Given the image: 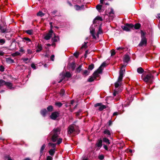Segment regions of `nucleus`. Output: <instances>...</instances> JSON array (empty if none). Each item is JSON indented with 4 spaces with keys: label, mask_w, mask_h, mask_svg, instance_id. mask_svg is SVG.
I'll return each mask as SVG.
<instances>
[{
    "label": "nucleus",
    "mask_w": 160,
    "mask_h": 160,
    "mask_svg": "<svg viewBox=\"0 0 160 160\" xmlns=\"http://www.w3.org/2000/svg\"><path fill=\"white\" fill-rule=\"evenodd\" d=\"M27 53L28 54H31L32 53V52L30 49H28L27 51Z\"/></svg>",
    "instance_id": "obj_64"
},
{
    "label": "nucleus",
    "mask_w": 160,
    "mask_h": 160,
    "mask_svg": "<svg viewBox=\"0 0 160 160\" xmlns=\"http://www.w3.org/2000/svg\"><path fill=\"white\" fill-rule=\"evenodd\" d=\"M115 54V52L114 50H112L111 51V56H113Z\"/></svg>",
    "instance_id": "obj_60"
},
{
    "label": "nucleus",
    "mask_w": 160,
    "mask_h": 160,
    "mask_svg": "<svg viewBox=\"0 0 160 160\" xmlns=\"http://www.w3.org/2000/svg\"><path fill=\"white\" fill-rule=\"evenodd\" d=\"M89 72H88L87 70H85L83 71L82 74L83 75L86 77L89 74Z\"/></svg>",
    "instance_id": "obj_32"
},
{
    "label": "nucleus",
    "mask_w": 160,
    "mask_h": 160,
    "mask_svg": "<svg viewBox=\"0 0 160 160\" xmlns=\"http://www.w3.org/2000/svg\"><path fill=\"white\" fill-rule=\"evenodd\" d=\"M20 53L18 52H16L15 53H13L12 54V56L13 57H15L20 55Z\"/></svg>",
    "instance_id": "obj_42"
},
{
    "label": "nucleus",
    "mask_w": 160,
    "mask_h": 160,
    "mask_svg": "<svg viewBox=\"0 0 160 160\" xmlns=\"http://www.w3.org/2000/svg\"><path fill=\"white\" fill-rule=\"evenodd\" d=\"M102 33V28L99 27L98 31V34H101Z\"/></svg>",
    "instance_id": "obj_52"
},
{
    "label": "nucleus",
    "mask_w": 160,
    "mask_h": 160,
    "mask_svg": "<svg viewBox=\"0 0 160 160\" xmlns=\"http://www.w3.org/2000/svg\"><path fill=\"white\" fill-rule=\"evenodd\" d=\"M88 42H84V44L83 45L82 47H81V49H82L83 48H87V47H88V46H87V43Z\"/></svg>",
    "instance_id": "obj_43"
},
{
    "label": "nucleus",
    "mask_w": 160,
    "mask_h": 160,
    "mask_svg": "<svg viewBox=\"0 0 160 160\" xmlns=\"http://www.w3.org/2000/svg\"><path fill=\"white\" fill-rule=\"evenodd\" d=\"M103 142L106 143L107 144H110V142L108 139L106 137H104L103 139Z\"/></svg>",
    "instance_id": "obj_28"
},
{
    "label": "nucleus",
    "mask_w": 160,
    "mask_h": 160,
    "mask_svg": "<svg viewBox=\"0 0 160 160\" xmlns=\"http://www.w3.org/2000/svg\"><path fill=\"white\" fill-rule=\"evenodd\" d=\"M106 66V63L105 62H103L101 66L98 68V70H100V72L102 73V67H105Z\"/></svg>",
    "instance_id": "obj_16"
},
{
    "label": "nucleus",
    "mask_w": 160,
    "mask_h": 160,
    "mask_svg": "<svg viewBox=\"0 0 160 160\" xmlns=\"http://www.w3.org/2000/svg\"><path fill=\"white\" fill-rule=\"evenodd\" d=\"M133 24L126 23L124 26H122L121 28L123 30L128 32L130 31V29L133 28Z\"/></svg>",
    "instance_id": "obj_4"
},
{
    "label": "nucleus",
    "mask_w": 160,
    "mask_h": 160,
    "mask_svg": "<svg viewBox=\"0 0 160 160\" xmlns=\"http://www.w3.org/2000/svg\"><path fill=\"white\" fill-rule=\"evenodd\" d=\"M79 55V52H75L74 54H73V55L76 58H77L78 57V56Z\"/></svg>",
    "instance_id": "obj_51"
},
{
    "label": "nucleus",
    "mask_w": 160,
    "mask_h": 160,
    "mask_svg": "<svg viewBox=\"0 0 160 160\" xmlns=\"http://www.w3.org/2000/svg\"><path fill=\"white\" fill-rule=\"evenodd\" d=\"M25 32L30 35H31L33 34V30L32 29H30L25 31Z\"/></svg>",
    "instance_id": "obj_36"
},
{
    "label": "nucleus",
    "mask_w": 160,
    "mask_h": 160,
    "mask_svg": "<svg viewBox=\"0 0 160 160\" xmlns=\"http://www.w3.org/2000/svg\"><path fill=\"white\" fill-rule=\"evenodd\" d=\"M0 30L2 33H5L6 31V29L4 25L2 26L1 25H0Z\"/></svg>",
    "instance_id": "obj_14"
},
{
    "label": "nucleus",
    "mask_w": 160,
    "mask_h": 160,
    "mask_svg": "<svg viewBox=\"0 0 160 160\" xmlns=\"http://www.w3.org/2000/svg\"><path fill=\"white\" fill-rule=\"evenodd\" d=\"M61 131L60 129L59 128H54L49 133V136L51 138V140L53 142H56L57 143L60 144L62 142V139L61 138H58L59 134Z\"/></svg>",
    "instance_id": "obj_1"
},
{
    "label": "nucleus",
    "mask_w": 160,
    "mask_h": 160,
    "mask_svg": "<svg viewBox=\"0 0 160 160\" xmlns=\"http://www.w3.org/2000/svg\"><path fill=\"white\" fill-rule=\"evenodd\" d=\"M82 112V110L81 109H79L78 111L75 112L76 115L77 116H78L80 115V113Z\"/></svg>",
    "instance_id": "obj_48"
},
{
    "label": "nucleus",
    "mask_w": 160,
    "mask_h": 160,
    "mask_svg": "<svg viewBox=\"0 0 160 160\" xmlns=\"http://www.w3.org/2000/svg\"><path fill=\"white\" fill-rule=\"evenodd\" d=\"M46 147L45 144H43L41 147L40 150V156H42L43 152V150L45 149Z\"/></svg>",
    "instance_id": "obj_19"
},
{
    "label": "nucleus",
    "mask_w": 160,
    "mask_h": 160,
    "mask_svg": "<svg viewBox=\"0 0 160 160\" xmlns=\"http://www.w3.org/2000/svg\"><path fill=\"white\" fill-rule=\"evenodd\" d=\"M102 140L101 139H98L97 141V142L96 144V146L97 147L99 148H97V151L99 150L100 148H101L102 147Z\"/></svg>",
    "instance_id": "obj_7"
},
{
    "label": "nucleus",
    "mask_w": 160,
    "mask_h": 160,
    "mask_svg": "<svg viewBox=\"0 0 160 160\" xmlns=\"http://www.w3.org/2000/svg\"><path fill=\"white\" fill-rule=\"evenodd\" d=\"M58 39H59V37L58 36L55 35L54 38L52 39V40L53 42H55L58 41Z\"/></svg>",
    "instance_id": "obj_22"
},
{
    "label": "nucleus",
    "mask_w": 160,
    "mask_h": 160,
    "mask_svg": "<svg viewBox=\"0 0 160 160\" xmlns=\"http://www.w3.org/2000/svg\"><path fill=\"white\" fill-rule=\"evenodd\" d=\"M125 72V69L121 68L119 72V74L123 75V73Z\"/></svg>",
    "instance_id": "obj_50"
},
{
    "label": "nucleus",
    "mask_w": 160,
    "mask_h": 160,
    "mask_svg": "<svg viewBox=\"0 0 160 160\" xmlns=\"http://www.w3.org/2000/svg\"><path fill=\"white\" fill-rule=\"evenodd\" d=\"M60 94L61 96H63L65 95V91L63 89H61L60 92Z\"/></svg>",
    "instance_id": "obj_45"
},
{
    "label": "nucleus",
    "mask_w": 160,
    "mask_h": 160,
    "mask_svg": "<svg viewBox=\"0 0 160 160\" xmlns=\"http://www.w3.org/2000/svg\"><path fill=\"white\" fill-rule=\"evenodd\" d=\"M82 66V64L80 65L78 68H77L76 69V72L77 73H79L80 71L82 70L81 68Z\"/></svg>",
    "instance_id": "obj_23"
},
{
    "label": "nucleus",
    "mask_w": 160,
    "mask_h": 160,
    "mask_svg": "<svg viewBox=\"0 0 160 160\" xmlns=\"http://www.w3.org/2000/svg\"><path fill=\"white\" fill-rule=\"evenodd\" d=\"M121 92V91L120 90H119L118 89H115L114 91V92L113 93V95L114 97L118 93L120 92Z\"/></svg>",
    "instance_id": "obj_31"
},
{
    "label": "nucleus",
    "mask_w": 160,
    "mask_h": 160,
    "mask_svg": "<svg viewBox=\"0 0 160 160\" xmlns=\"http://www.w3.org/2000/svg\"><path fill=\"white\" fill-rule=\"evenodd\" d=\"M23 40H25L26 41H27L28 42L31 41V39L28 38L24 37L23 38Z\"/></svg>",
    "instance_id": "obj_54"
},
{
    "label": "nucleus",
    "mask_w": 160,
    "mask_h": 160,
    "mask_svg": "<svg viewBox=\"0 0 160 160\" xmlns=\"http://www.w3.org/2000/svg\"><path fill=\"white\" fill-rule=\"evenodd\" d=\"M55 148H53V149H50L48 152L49 154L51 156H53L55 153Z\"/></svg>",
    "instance_id": "obj_20"
},
{
    "label": "nucleus",
    "mask_w": 160,
    "mask_h": 160,
    "mask_svg": "<svg viewBox=\"0 0 160 160\" xmlns=\"http://www.w3.org/2000/svg\"><path fill=\"white\" fill-rule=\"evenodd\" d=\"M102 104V103H96V104H95L94 105V107H96L98 106H100V107L101 105Z\"/></svg>",
    "instance_id": "obj_55"
},
{
    "label": "nucleus",
    "mask_w": 160,
    "mask_h": 160,
    "mask_svg": "<svg viewBox=\"0 0 160 160\" xmlns=\"http://www.w3.org/2000/svg\"><path fill=\"white\" fill-rule=\"evenodd\" d=\"M114 14L113 9L112 8H111V11L108 13L109 16L111 17L112 18L114 17Z\"/></svg>",
    "instance_id": "obj_17"
},
{
    "label": "nucleus",
    "mask_w": 160,
    "mask_h": 160,
    "mask_svg": "<svg viewBox=\"0 0 160 160\" xmlns=\"http://www.w3.org/2000/svg\"><path fill=\"white\" fill-rule=\"evenodd\" d=\"M68 67L69 69H71L72 71H73L76 67L74 62L68 63Z\"/></svg>",
    "instance_id": "obj_8"
},
{
    "label": "nucleus",
    "mask_w": 160,
    "mask_h": 160,
    "mask_svg": "<svg viewBox=\"0 0 160 160\" xmlns=\"http://www.w3.org/2000/svg\"><path fill=\"white\" fill-rule=\"evenodd\" d=\"M5 85L8 87L10 89L14 88L12 87V83L11 82H5Z\"/></svg>",
    "instance_id": "obj_18"
},
{
    "label": "nucleus",
    "mask_w": 160,
    "mask_h": 160,
    "mask_svg": "<svg viewBox=\"0 0 160 160\" xmlns=\"http://www.w3.org/2000/svg\"><path fill=\"white\" fill-rule=\"evenodd\" d=\"M141 31V40L140 43L138 44V46L139 47H142L143 45L146 46L147 43V39L145 36L146 34V32H144L142 30Z\"/></svg>",
    "instance_id": "obj_3"
},
{
    "label": "nucleus",
    "mask_w": 160,
    "mask_h": 160,
    "mask_svg": "<svg viewBox=\"0 0 160 160\" xmlns=\"http://www.w3.org/2000/svg\"><path fill=\"white\" fill-rule=\"evenodd\" d=\"M52 158L50 156H48L47 157V160H52Z\"/></svg>",
    "instance_id": "obj_58"
},
{
    "label": "nucleus",
    "mask_w": 160,
    "mask_h": 160,
    "mask_svg": "<svg viewBox=\"0 0 160 160\" xmlns=\"http://www.w3.org/2000/svg\"><path fill=\"white\" fill-rule=\"evenodd\" d=\"M47 112H52L53 111L54 108L53 106L52 105H49L47 108Z\"/></svg>",
    "instance_id": "obj_21"
},
{
    "label": "nucleus",
    "mask_w": 160,
    "mask_h": 160,
    "mask_svg": "<svg viewBox=\"0 0 160 160\" xmlns=\"http://www.w3.org/2000/svg\"><path fill=\"white\" fill-rule=\"evenodd\" d=\"M100 70H98V69L97 70L94 71V72L93 73L92 75L93 76V77H94V79H96L97 77H98L99 76L98 74H101L102 73L100 72Z\"/></svg>",
    "instance_id": "obj_10"
},
{
    "label": "nucleus",
    "mask_w": 160,
    "mask_h": 160,
    "mask_svg": "<svg viewBox=\"0 0 160 160\" xmlns=\"http://www.w3.org/2000/svg\"><path fill=\"white\" fill-rule=\"evenodd\" d=\"M104 156L102 155H99L98 156V158L100 160H102L104 158Z\"/></svg>",
    "instance_id": "obj_47"
},
{
    "label": "nucleus",
    "mask_w": 160,
    "mask_h": 160,
    "mask_svg": "<svg viewBox=\"0 0 160 160\" xmlns=\"http://www.w3.org/2000/svg\"><path fill=\"white\" fill-rule=\"evenodd\" d=\"M10 157L9 156V155H6L4 157V159L5 160H7L8 158H10Z\"/></svg>",
    "instance_id": "obj_57"
},
{
    "label": "nucleus",
    "mask_w": 160,
    "mask_h": 160,
    "mask_svg": "<svg viewBox=\"0 0 160 160\" xmlns=\"http://www.w3.org/2000/svg\"><path fill=\"white\" fill-rule=\"evenodd\" d=\"M130 60V58L128 54H126L124 57L123 61L125 62L128 63Z\"/></svg>",
    "instance_id": "obj_13"
},
{
    "label": "nucleus",
    "mask_w": 160,
    "mask_h": 160,
    "mask_svg": "<svg viewBox=\"0 0 160 160\" xmlns=\"http://www.w3.org/2000/svg\"><path fill=\"white\" fill-rule=\"evenodd\" d=\"M37 15L38 16L42 17L44 16L45 14L42 12L41 11H39L37 13Z\"/></svg>",
    "instance_id": "obj_34"
},
{
    "label": "nucleus",
    "mask_w": 160,
    "mask_h": 160,
    "mask_svg": "<svg viewBox=\"0 0 160 160\" xmlns=\"http://www.w3.org/2000/svg\"><path fill=\"white\" fill-rule=\"evenodd\" d=\"M4 68L3 65H1L0 66V71L3 72L4 71Z\"/></svg>",
    "instance_id": "obj_53"
},
{
    "label": "nucleus",
    "mask_w": 160,
    "mask_h": 160,
    "mask_svg": "<svg viewBox=\"0 0 160 160\" xmlns=\"http://www.w3.org/2000/svg\"><path fill=\"white\" fill-rule=\"evenodd\" d=\"M124 49V48L122 47H119L117 48V50H122Z\"/></svg>",
    "instance_id": "obj_59"
},
{
    "label": "nucleus",
    "mask_w": 160,
    "mask_h": 160,
    "mask_svg": "<svg viewBox=\"0 0 160 160\" xmlns=\"http://www.w3.org/2000/svg\"><path fill=\"white\" fill-rule=\"evenodd\" d=\"M6 62L9 64H11L14 63V60L10 58H6Z\"/></svg>",
    "instance_id": "obj_15"
},
{
    "label": "nucleus",
    "mask_w": 160,
    "mask_h": 160,
    "mask_svg": "<svg viewBox=\"0 0 160 160\" xmlns=\"http://www.w3.org/2000/svg\"><path fill=\"white\" fill-rule=\"evenodd\" d=\"M60 113L59 112L56 111L52 113L50 116V118L53 120H55L57 118L59 117Z\"/></svg>",
    "instance_id": "obj_5"
},
{
    "label": "nucleus",
    "mask_w": 160,
    "mask_h": 160,
    "mask_svg": "<svg viewBox=\"0 0 160 160\" xmlns=\"http://www.w3.org/2000/svg\"><path fill=\"white\" fill-rule=\"evenodd\" d=\"M103 133L104 134H107L109 136L111 135V133L108 130L106 129L103 132Z\"/></svg>",
    "instance_id": "obj_40"
},
{
    "label": "nucleus",
    "mask_w": 160,
    "mask_h": 160,
    "mask_svg": "<svg viewBox=\"0 0 160 160\" xmlns=\"http://www.w3.org/2000/svg\"><path fill=\"white\" fill-rule=\"evenodd\" d=\"M94 78L92 76H90L87 80V81L89 82H92L94 81Z\"/></svg>",
    "instance_id": "obj_33"
},
{
    "label": "nucleus",
    "mask_w": 160,
    "mask_h": 160,
    "mask_svg": "<svg viewBox=\"0 0 160 160\" xmlns=\"http://www.w3.org/2000/svg\"><path fill=\"white\" fill-rule=\"evenodd\" d=\"M5 81L2 79H0V87L5 85Z\"/></svg>",
    "instance_id": "obj_41"
},
{
    "label": "nucleus",
    "mask_w": 160,
    "mask_h": 160,
    "mask_svg": "<svg viewBox=\"0 0 160 160\" xmlns=\"http://www.w3.org/2000/svg\"><path fill=\"white\" fill-rule=\"evenodd\" d=\"M48 146H51L53 148H55L56 144L49 142L48 143Z\"/></svg>",
    "instance_id": "obj_39"
},
{
    "label": "nucleus",
    "mask_w": 160,
    "mask_h": 160,
    "mask_svg": "<svg viewBox=\"0 0 160 160\" xmlns=\"http://www.w3.org/2000/svg\"><path fill=\"white\" fill-rule=\"evenodd\" d=\"M53 33L49 31L48 32L45 36L43 38L47 40H49L52 37Z\"/></svg>",
    "instance_id": "obj_9"
},
{
    "label": "nucleus",
    "mask_w": 160,
    "mask_h": 160,
    "mask_svg": "<svg viewBox=\"0 0 160 160\" xmlns=\"http://www.w3.org/2000/svg\"><path fill=\"white\" fill-rule=\"evenodd\" d=\"M19 51L20 52H22L23 53H24L25 52V51H24V49H23V48L22 47H21L20 48V49L19 50Z\"/></svg>",
    "instance_id": "obj_63"
},
{
    "label": "nucleus",
    "mask_w": 160,
    "mask_h": 160,
    "mask_svg": "<svg viewBox=\"0 0 160 160\" xmlns=\"http://www.w3.org/2000/svg\"><path fill=\"white\" fill-rule=\"evenodd\" d=\"M40 113L43 117H45L48 112L46 109L44 108L41 110Z\"/></svg>",
    "instance_id": "obj_11"
},
{
    "label": "nucleus",
    "mask_w": 160,
    "mask_h": 160,
    "mask_svg": "<svg viewBox=\"0 0 160 160\" xmlns=\"http://www.w3.org/2000/svg\"><path fill=\"white\" fill-rule=\"evenodd\" d=\"M68 131L69 134H71L75 131L73 125H71L68 127Z\"/></svg>",
    "instance_id": "obj_6"
},
{
    "label": "nucleus",
    "mask_w": 160,
    "mask_h": 160,
    "mask_svg": "<svg viewBox=\"0 0 160 160\" xmlns=\"http://www.w3.org/2000/svg\"><path fill=\"white\" fill-rule=\"evenodd\" d=\"M102 7V5L98 4L96 6V8L98 10H100L101 9Z\"/></svg>",
    "instance_id": "obj_44"
},
{
    "label": "nucleus",
    "mask_w": 160,
    "mask_h": 160,
    "mask_svg": "<svg viewBox=\"0 0 160 160\" xmlns=\"http://www.w3.org/2000/svg\"><path fill=\"white\" fill-rule=\"evenodd\" d=\"M107 108V106L105 105H102L99 108L98 110L100 111H102L104 109Z\"/></svg>",
    "instance_id": "obj_29"
},
{
    "label": "nucleus",
    "mask_w": 160,
    "mask_h": 160,
    "mask_svg": "<svg viewBox=\"0 0 160 160\" xmlns=\"http://www.w3.org/2000/svg\"><path fill=\"white\" fill-rule=\"evenodd\" d=\"M94 68V64L92 63L88 66V70H92Z\"/></svg>",
    "instance_id": "obj_37"
},
{
    "label": "nucleus",
    "mask_w": 160,
    "mask_h": 160,
    "mask_svg": "<svg viewBox=\"0 0 160 160\" xmlns=\"http://www.w3.org/2000/svg\"><path fill=\"white\" fill-rule=\"evenodd\" d=\"M5 41L4 39H0V45H2L5 43Z\"/></svg>",
    "instance_id": "obj_49"
},
{
    "label": "nucleus",
    "mask_w": 160,
    "mask_h": 160,
    "mask_svg": "<svg viewBox=\"0 0 160 160\" xmlns=\"http://www.w3.org/2000/svg\"><path fill=\"white\" fill-rule=\"evenodd\" d=\"M148 74L145 76L142 80L147 83L152 84L153 81L154 76L151 74L150 70H148L147 72Z\"/></svg>",
    "instance_id": "obj_2"
},
{
    "label": "nucleus",
    "mask_w": 160,
    "mask_h": 160,
    "mask_svg": "<svg viewBox=\"0 0 160 160\" xmlns=\"http://www.w3.org/2000/svg\"><path fill=\"white\" fill-rule=\"evenodd\" d=\"M92 26H91L90 28V32L91 35L95 34V28H94L93 27H92Z\"/></svg>",
    "instance_id": "obj_26"
},
{
    "label": "nucleus",
    "mask_w": 160,
    "mask_h": 160,
    "mask_svg": "<svg viewBox=\"0 0 160 160\" xmlns=\"http://www.w3.org/2000/svg\"><path fill=\"white\" fill-rule=\"evenodd\" d=\"M95 19L97 20H99L101 21H103V19H102V18L101 17H100L99 16H97Z\"/></svg>",
    "instance_id": "obj_46"
},
{
    "label": "nucleus",
    "mask_w": 160,
    "mask_h": 160,
    "mask_svg": "<svg viewBox=\"0 0 160 160\" xmlns=\"http://www.w3.org/2000/svg\"><path fill=\"white\" fill-rule=\"evenodd\" d=\"M42 48L41 44H38L37 46V49L36 50V52H39L42 50Z\"/></svg>",
    "instance_id": "obj_27"
},
{
    "label": "nucleus",
    "mask_w": 160,
    "mask_h": 160,
    "mask_svg": "<svg viewBox=\"0 0 160 160\" xmlns=\"http://www.w3.org/2000/svg\"><path fill=\"white\" fill-rule=\"evenodd\" d=\"M31 67L32 68H33L34 69H35L36 68V67L34 63H32L31 64Z\"/></svg>",
    "instance_id": "obj_61"
},
{
    "label": "nucleus",
    "mask_w": 160,
    "mask_h": 160,
    "mask_svg": "<svg viewBox=\"0 0 160 160\" xmlns=\"http://www.w3.org/2000/svg\"><path fill=\"white\" fill-rule=\"evenodd\" d=\"M84 7V6L83 5L80 6L78 5H76L74 6V8L75 9L77 10H81L83 9Z\"/></svg>",
    "instance_id": "obj_12"
},
{
    "label": "nucleus",
    "mask_w": 160,
    "mask_h": 160,
    "mask_svg": "<svg viewBox=\"0 0 160 160\" xmlns=\"http://www.w3.org/2000/svg\"><path fill=\"white\" fill-rule=\"evenodd\" d=\"M103 148L106 150L108 151V148L106 145L103 144Z\"/></svg>",
    "instance_id": "obj_62"
},
{
    "label": "nucleus",
    "mask_w": 160,
    "mask_h": 160,
    "mask_svg": "<svg viewBox=\"0 0 160 160\" xmlns=\"http://www.w3.org/2000/svg\"><path fill=\"white\" fill-rule=\"evenodd\" d=\"M119 82H116L115 83V86L116 88H117L119 86Z\"/></svg>",
    "instance_id": "obj_56"
},
{
    "label": "nucleus",
    "mask_w": 160,
    "mask_h": 160,
    "mask_svg": "<svg viewBox=\"0 0 160 160\" xmlns=\"http://www.w3.org/2000/svg\"><path fill=\"white\" fill-rule=\"evenodd\" d=\"M141 25L140 23H135L134 25V28L135 29H139L141 27Z\"/></svg>",
    "instance_id": "obj_24"
},
{
    "label": "nucleus",
    "mask_w": 160,
    "mask_h": 160,
    "mask_svg": "<svg viewBox=\"0 0 160 160\" xmlns=\"http://www.w3.org/2000/svg\"><path fill=\"white\" fill-rule=\"evenodd\" d=\"M55 105L59 108H60L62 105V104L60 102H56L55 103Z\"/></svg>",
    "instance_id": "obj_38"
},
{
    "label": "nucleus",
    "mask_w": 160,
    "mask_h": 160,
    "mask_svg": "<svg viewBox=\"0 0 160 160\" xmlns=\"http://www.w3.org/2000/svg\"><path fill=\"white\" fill-rule=\"evenodd\" d=\"M123 77V75L119 74V75L118 79V82H120L122 80Z\"/></svg>",
    "instance_id": "obj_35"
},
{
    "label": "nucleus",
    "mask_w": 160,
    "mask_h": 160,
    "mask_svg": "<svg viewBox=\"0 0 160 160\" xmlns=\"http://www.w3.org/2000/svg\"><path fill=\"white\" fill-rule=\"evenodd\" d=\"M64 76L65 77L69 78L72 77V75L69 72H66V74L64 75Z\"/></svg>",
    "instance_id": "obj_30"
},
{
    "label": "nucleus",
    "mask_w": 160,
    "mask_h": 160,
    "mask_svg": "<svg viewBox=\"0 0 160 160\" xmlns=\"http://www.w3.org/2000/svg\"><path fill=\"white\" fill-rule=\"evenodd\" d=\"M137 72L139 74H142L144 72V70L142 68L140 67L137 68Z\"/></svg>",
    "instance_id": "obj_25"
}]
</instances>
